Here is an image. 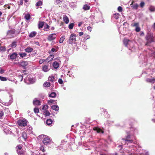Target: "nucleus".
Instances as JSON below:
<instances>
[{"instance_id": "57", "label": "nucleus", "mask_w": 155, "mask_h": 155, "mask_svg": "<svg viewBox=\"0 0 155 155\" xmlns=\"http://www.w3.org/2000/svg\"><path fill=\"white\" fill-rule=\"evenodd\" d=\"M118 10L119 12H121L122 11V8L121 6H119L118 8Z\"/></svg>"}, {"instance_id": "7", "label": "nucleus", "mask_w": 155, "mask_h": 155, "mask_svg": "<svg viewBox=\"0 0 155 155\" xmlns=\"http://www.w3.org/2000/svg\"><path fill=\"white\" fill-rule=\"evenodd\" d=\"M57 37V35L55 33H52L48 36L47 39L49 41H51L54 40Z\"/></svg>"}, {"instance_id": "28", "label": "nucleus", "mask_w": 155, "mask_h": 155, "mask_svg": "<svg viewBox=\"0 0 155 155\" xmlns=\"http://www.w3.org/2000/svg\"><path fill=\"white\" fill-rule=\"evenodd\" d=\"M17 42L16 41L13 42L11 45V47L13 48H15L17 46Z\"/></svg>"}, {"instance_id": "36", "label": "nucleus", "mask_w": 155, "mask_h": 155, "mask_svg": "<svg viewBox=\"0 0 155 155\" xmlns=\"http://www.w3.org/2000/svg\"><path fill=\"white\" fill-rule=\"evenodd\" d=\"M43 114L45 115V116H49L50 115V113L47 110H46L44 112Z\"/></svg>"}, {"instance_id": "46", "label": "nucleus", "mask_w": 155, "mask_h": 155, "mask_svg": "<svg viewBox=\"0 0 155 155\" xmlns=\"http://www.w3.org/2000/svg\"><path fill=\"white\" fill-rule=\"evenodd\" d=\"M152 78L151 77V78H147L146 79V81L147 82L152 83Z\"/></svg>"}, {"instance_id": "44", "label": "nucleus", "mask_w": 155, "mask_h": 155, "mask_svg": "<svg viewBox=\"0 0 155 155\" xmlns=\"http://www.w3.org/2000/svg\"><path fill=\"white\" fill-rule=\"evenodd\" d=\"M28 80L29 82L32 84L33 83L35 82L34 79H33V78H28Z\"/></svg>"}, {"instance_id": "20", "label": "nucleus", "mask_w": 155, "mask_h": 155, "mask_svg": "<svg viewBox=\"0 0 155 155\" xmlns=\"http://www.w3.org/2000/svg\"><path fill=\"white\" fill-rule=\"evenodd\" d=\"M51 109L56 111H58L59 109V107L57 105H53L51 106Z\"/></svg>"}, {"instance_id": "50", "label": "nucleus", "mask_w": 155, "mask_h": 155, "mask_svg": "<svg viewBox=\"0 0 155 155\" xmlns=\"http://www.w3.org/2000/svg\"><path fill=\"white\" fill-rule=\"evenodd\" d=\"M48 106L47 105H44L42 107V110H46V109H48Z\"/></svg>"}, {"instance_id": "4", "label": "nucleus", "mask_w": 155, "mask_h": 155, "mask_svg": "<svg viewBox=\"0 0 155 155\" xmlns=\"http://www.w3.org/2000/svg\"><path fill=\"white\" fill-rule=\"evenodd\" d=\"M18 124L21 127H25L27 125V120L25 119L20 120L17 122Z\"/></svg>"}, {"instance_id": "26", "label": "nucleus", "mask_w": 155, "mask_h": 155, "mask_svg": "<svg viewBox=\"0 0 155 155\" xmlns=\"http://www.w3.org/2000/svg\"><path fill=\"white\" fill-rule=\"evenodd\" d=\"M122 140H125V143H127V144L128 143H131L133 142V140H132L125 139L124 138H123Z\"/></svg>"}, {"instance_id": "51", "label": "nucleus", "mask_w": 155, "mask_h": 155, "mask_svg": "<svg viewBox=\"0 0 155 155\" xmlns=\"http://www.w3.org/2000/svg\"><path fill=\"white\" fill-rule=\"evenodd\" d=\"M55 3L56 4H60V3L61 2V0H55L54 1Z\"/></svg>"}, {"instance_id": "29", "label": "nucleus", "mask_w": 155, "mask_h": 155, "mask_svg": "<svg viewBox=\"0 0 155 155\" xmlns=\"http://www.w3.org/2000/svg\"><path fill=\"white\" fill-rule=\"evenodd\" d=\"M131 134H132V131H133L134 134H137V133H138V130L136 128H131Z\"/></svg>"}, {"instance_id": "16", "label": "nucleus", "mask_w": 155, "mask_h": 155, "mask_svg": "<svg viewBox=\"0 0 155 155\" xmlns=\"http://www.w3.org/2000/svg\"><path fill=\"white\" fill-rule=\"evenodd\" d=\"M93 129L94 130L96 131L97 133L102 134L104 133L103 131L99 127H94Z\"/></svg>"}, {"instance_id": "49", "label": "nucleus", "mask_w": 155, "mask_h": 155, "mask_svg": "<svg viewBox=\"0 0 155 155\" xmlns=\"http://www.w3.org/2000/svg\"><path fill=\"white\" fill-rule=\"evenodd\" d=\"M45 61H47L46 59H41L39 60V63L40 64H41Z\"/></svg>"}, {"instance_id": "33", "label": "nucleus", "mask_w": 155, "mask_h": 155, "mask_svg": "<svg viewBox=\"0 0 155 155\" xmlns=\"http://www.w3.org/2000/svg\"><path fill=\"white\" fill-rule=\"evenodd\" d=\"M22 137L25 140L27 138V134L25 132H23L22 134Z\"/></svg>"}, {"instance_id": "32", "label": "nucleus", "mask_w": 155, "mask_h": 155, "mask_svg": "<svg viewBox=\"0 0 155 155\" xmlns=\"http://www.w3.org/2000/svg\"><path fill=\"white\" fill-rule=\"evenodd\" d=\"M56 94L55 93L52 92L49 94V96L51 97L54 98L56 97Z\"/></svg>"}, {"instance_id": "47", "label": "nucleus", "mask_w": 155, "mask_h": 155, "mask_svg": "<svg viewBox=\"0 0 155 155\" xmlns=\"http://www.w3.org/2000/svg\"><path fill=\"white\" fill-rule=\"evenodd\" d=\"M119 14H114V17L116 19H117L119 18Z\"/></svg>"}, {"instance_id": "48", "label": "nucleus", "mask_w": 155, "mask_h": 155, "mask_svg": "<svg viewBox=\"0 0 155 155\" xmlns=\"http://www.w3.org/2000/svg\"><path fill=\"white\" fill-rule=\"evenodd\" d=\"M34 112L36 114L38 113L39 112V109L36 107L34 108Z\"/></svg>"}, {"instance_id": "30", "label": "nucleus", "mask_w": 155, "mask_h": 155, "mask_svg": "<svg viewBox=\"0 0 155 155\" xmlns=\"http://www.w3.org/2000/svg\"><path fill=\"white\" fill-rule=\"evenodd\" d=\"M90 8V7L87 5H85L83 7V9L85 10H87L89 9Z\"/></svg>"}, {"instance_id": "1", "label": "nucleus", "mask_w": 155, "mask_h": 155, "mask_svg": "<svg viewBox=\"0 0 155 155\" xmlns=\"http://www.w3.org/2000/svg\"><path fill=\"white\" fill-rule=\"evenodd\" d=\"M145 39L147 43H150L155 41V38L153 33L148 32L147 33Z\"/></svg>"}, {"instance_id": "43", "label": "nucleus", "mask_w": 155, "mask_h": 155, "mask_svg": "<svg viewBox=\"0 0 155 155\" xmlns=\"http://www.w3.org/2000/svg\"><path fill=\"white\" fill-rule=\"evenodd\" d=\"M90 37L89 35L85 34L84 35V38L85 40H87V39H89L90 38Z\"/></svg>"}, {"instance_id": "25", "label": "nucleus", "mask_w": 155, "mask_h": 155, "mask_svg": "<svg viewBox=\"0 0 155 155\" xmlns=\"http://www.w3.org/2000/svg\"><path fill=\"white\" fill-rule=\"evenodd\" d=\"M48 104H56L57 103L56 100H53L52 99H51L49 100H48Z\"/></svg>"}, {"instance_id": "27", "label": "nucleus", "mask_w": 155, "mask_h": 155, "mask_svg": "<svg viewBox=\"0 0 155 155\" xmlns=\"http://www.w3.org/2000/svg\"><path fill=\"white\" fill-rule=\"evenodd\" d=\"M54 77L53 76H49L48 78V80L51 82H53L54 81Z\"/></svg>"}, {"instance_id": "12", "label": "nucleus", "mask_w": 155, "mask_h": 155, "mask_svg": "<svg viewBox=\"0 0 155 155\" xmlns=\"http://www.w3.org/2000/svg\"><path fill=\"white\" fill-rule=\"evenodd\" d=\"M33 103L34 105L35 106H39L41 104L40 101L39 100L37 99L36 98H35L34 99Z\"/></svg>"}, {"instance_id": "64", "label": "nucleus", "mask_w": 155, "mask_h": 155, "mask_svg": "<svg viewBox=\"0 0 155 155\" xmlns=\"http://www.w3.org/2000/svg\"><path fill=\"white\" fill-rule=\"evenodd\" d=\"M87 30L91 32L92 31V28L90 26H88L87 28Z\"/></svg>"}, {"instance_id": "17", "label": "nucleus", "mask_w": 155, "mask_h": 155, "mask_svg": "<svg viewBox=\"0 0 155 155\" xmlns=\"http://www.w3.org/2000/svg\"><path fill=\"white\" fill-rule=\"evenodd\" d=\"M52 120L51 119H47L46 121V123L47 125L50 126H52Z\"/></svg>"}, {"instance_id": "39", "label": "nucleus", "mask_w": 155, "mask_h": 155, "mask_svg": "<svg viewBox=\"0 0 155 155\" xmlns=\"http://www.w3.org/2000/svg\"><path fill=\"white\" fill-rule=\"evenodd\" d=\"M74 24V23H70L68 25V28L70 29H72L73 28Z\"/></svg>"}, {"instance_id": "19", "label": "nucleus", "mask_w": 155, "mask_h": 155, "mask_svg": "<svg viewBox=\"0 0 155 155\" xmlns=\"http://www.w3.org/2000/svg\"><path fill=\"white\" fill-rule=\"evenodd\" d=\"M63 19L64 21L66 24H68L69 22V19L68 17L66 15H64L63 16Z\"/></svg>"}, {"instance_id": "59", "label": "nucleus", "mask_w": 155, "mask_h": 155, "mask_svg": "<svg viewBox=\"0 0 155 155\" xmlns=\"http://www.w3.org/2000/svg\"><path fill=\"white\" fill-rule=\"evenodd\" d=\"M129 45L130 47H129V49H130L131 48H132L133 46V44H130V43L128 45V46Z\"/></svg>"}, {"instance_id": "52", "label": "nucleus", "mask_w": 155, "mask_h": 155, "mask_svg": "<svg viewBox=\"0 0 155 155\" xmlns=\"http://www.w3.org/2000/svg\"><path fill=\"white\" fill-rule=\"evenodd\" d=\"M4 115V112L3 111L1 110L0 112V119H1Z\"/></svg>"}, {"instance_id": "58", "label": "nucleus", "mask_w": 155, "mask_h": 155, "mask_svg": "<svg viewBox=\"0 0 155 155\" xmlns=\"http://www.w3.org/2000/svg\"><path fill=\"white\" fill-rule=\"evenodd\" d=\"M17 150L18 149H19V150H21L22 148V147H21V145H18L17 147Z\"/></svg>"}, {"instance_id": "8", "label": "nucleus", "mask_w": 155, "mask_h": 155, "mask_svg": "<svg viewBox=\"0 0 155 155\" xmlns=\"http://www.w3.org/2000/svg\"><path fill=\"white\" fill-rule=\"evenodd\" d=\"M19 63L20 66L22 67L23 69H26V66H27L28 64V62L26 61H22Z\"/></svg>"}, {"instance_id": "61", "label": "nucleus", "mask_w": 155, "mask_h": 155, "mask_svg": "<svg viewBox=\"0 0 155 155\" xmlns=\"http://www.w3.org/2000/svg\"><path fill=\"white\" fill-rule=\"evenodd\" d=\"M130 134H128L127 135L126 137V138L124 139H129L130 138Z\"/></svg>"}, {"instance_id": "10", "label": "nucleus", "mask_w": 155, "mask_h": 155, "mask_svg": "<svg viewBox=\"0 0 155 155\" xmlns=\"http://www.w3.org/2000/svg\"><path fill=\"white\" fill-rule=\"evenodd\" d=\"M68 145V143H67V141L66 142L64 140H62L61 141V143L60 145V147H62L64 149H65L66 148V147Z\"/></svg>"}, {"instance_id": "21", "label": "nucleus", "mask_w": 155, "mask_h": 155, "mask_svg": "<svg viewBox=\"0 0 155 155\" xmlns=\"http://www.w3.org/2000/svg\"><path fill=\"white\" fill-rule=\"evenodd\" d=\"M54 57L53 54L50 55L46 59L47 61H51Z\"/></svg>"}, {"instance_id": "22", "label": "nucleus", "mask_w": 155, "mask_h": 155, "mask_svg": "<svg viewBox=\"0 0 155 155\" xmlns=\"http://www.w3.org/2000/svg\"><path fill=\"white\" fill-rule=\"evenodd\" d=\"M53 66L54 68L57 69L59 67V64L57 61H54L53 64Z\"/></svg>"}, {"instance_id": "35", "label": "nucleus", "mask_w": 155, "mask_h": 155, "mask_svg": "<svg viewBox=\"0 0 155 155\" xmlns=\"http://www.w3.org/2000/svg\"><path fill=\"white\" fill-rule=\"evenodd\" d=\"M43 85L46 87H49L50 86V83L49 82H46L43 84Z\"/></svg>"}, {"instance_id": "11", "label": "nucleus", "mask_w": 155, "mask_h": 155, "mask_svg": "<svg viewBox=\"0 0 155 155\" xmlns=\"http://www.w3.org/2000/svg\"><path fill=\"white\" fill-rule=\"evenodd\" d=\"M4 131L6 134H10L12 133L11 129L8 127H6L5 128L4 130Z\"/></svg>"}, {"instance_id": "55", "label": "nucleus", "mask_w": 155, "mask_h": 155, "mask_svg": "<svg viewBox=\"0 0 155 155\" xmlns=\"http://www.w3.org/2000/svg\"><path fill=\"white\" fill-rule=\"evenodd\" d=\"M5 71L2 68L0 67V74H3L5 72Z\"/></svg>"}, {"instance_id": "18", "label": "nucleus", "mask_w": 155, "mask_h": 155, "mask_svg": "<svg viewBox=\"0 0 155 155\" xmlns=\"http://www.w3.org/2000/svg\"><path fill=\"white\" fill-rule=\"evenodd\" d=\"M33 50V49L31 47L28 46L25 49V51L28 53H30Z\"/></svg>"}, {"instance_id": "45", "label": "nucleus", "mask_w": 155, "mask_h": 155, "mask_svg": "<svg viewBox=\"0 0 155 155\" xmlns=\"http://www.w3.org/2000/svg\"><path fill=\"white\" fill-rule=\"evenodd\" d=\"M0 51H5L6 50V48L5 46H1L0 47Z\"/></svg>"}, {"instance_id": "14", "label": "nucleus", "mask_w": 155, "mask_h": 155, "mask_svg": "<svg viewBox=\"0 0 155 155\" xmlns=\"http://www.w3.org/2000/svg\"><path fill=\"white\" fill-rule=\"evenodd\" d=\"M101 111H103L104 113V115L105 117H110V115L108 114V112L106 110L104 109L103 108H101Z\"/></svg>"}, {"instance_id": "38", "label": "nucleus", "mask_w": 155, "mask_h": 155, "mask_svg": "<svg viewBox=\"0 0 155 155\" xmlns=\"http://www.w3.org/2000/svg\"><path fill=\"white\" fill-rule=\"evenodd\" d=\"M65 38V36L64 35L62 36L60 38L59 40V42L61 43L63 42Z\"/></svg>"}, {"instance_id": "63", "label": "nucleus", "mask_w": 155, "mask_h": 155, "mask_svg": "<svg viewBox=\"0 0 155 155\" xmlns=\"http://www.w3.org/2000/svg\"><path fill=\"white\" fill-rule=\"evenodd\" d=\"M58 82L60 84H62L63 83V81L62 79L60 78L58 80Z\"/></svg>"}, {"instance_id": "42", "label": "nucleus", "mask_w": 155, "mask_h": 155, "mask_svg": "<svg viewBox=\"0 0 155 155\" xmlns=\"http://www.w3.org/2000/svg\"><path fill=\"white\" fill-rule=\"evenodd\" d=\"M42 4V2L41 1H39L36 4V5L37 6H38L41 5Z\"/></svg>"}, {"instance_id": "34", "label": "nucleus", "mask_w": 155, "mask_h": 155, "mask_svg": "<svg viewBox=\"0 0 155 155\" xmlns=\"http://www.w3.org/2000/svg\"><path fill=\"white\" fill-rule=\"evenodd\" d=\"M28 127V128L26 130V131L27 132H28V133L29 134L31 133L32 132V127Z\"/></svg>"}, {"instance_id": "13", "label": "nucleus", "mask_w": 155, "mask_h": 155, "mask_svg": "<svg viewBox=\"0 0 155 155\" xmlns=\"http://www.w3.org/2000/svg\"><path fill=\"white\" fill-rule=\"evenodd\" d=\"M50 69L49 65H45L42 67V70L44 72H47L49 71Z\"/></svg>"}, {"instance_id": "23", "label": "nucleus", "mask_w": 155, "mask_h": 155, "mask_svg": "<svg viewBox=\"0 0 155 155\" xmlns=\"http://www.w3.org/2000/svg\"><path fill=\"white\" fill-rule=\"evenodd\" d=\"M37 34V33L36 31H33L32 32H31L30 33V34L29 35V36L30 38H33L34 37V36H35L36 34Z\"/></svg>"}, {"instance_id": "5", "label": "nucleus", "mask_w": 155, "mask_h": 155, "mask_svg": "<svg viewBox=\"0 0 155 155\" xmlns=\"http://www.w3.org/2000/svg\"><path fill=\"white\" fill-rule=\"evenodd\" d=\"M15 32V30L14 29H12L10 30H8L7 31V36L8 38H11L13 37Z\"/></svg>"}, {"instance_id": "62", "label": "nucleus", "mask_w": 155, "mask_h": 155, "mask_svg": "<svg viewBox=\"0 0 155 155\" xmlns=\"http://www.w3.org/2000/svg\"><path fill=\"white\" fill-rule=\"evenodd\" d=\"M132 26H135L136 27H138L139 26V23H134Z\"/></svg>"}, {"instance_id": "24", "label": "nucleus", "mask_w": 155, "mask_h": 155, "mask_svg": "<svg viewBox=\"0 0 155 155\" xmlns=\"http://www.w3.org/2000/svg\"><path fill=\"white\" fill-rule=\"evenodd\" d=\"M45 22L43 21H40L39 22L38 25V28L40 29L42 28L44 26Z\"/></svg>"}, {"instance_id": "31", "label": "nucleus", "mask_w": 155, "mask_h": 155, "mask_svg": "<svg viewBox=\"0 0 155 155\" xmlns=\"http://www.w3.org/2000/svg\"><path fill=\"white\" fill-rule=\"evenodd\" d=\"M20 57L22 58H24L27 56V54L26 53H19Z\"/></svg>"}, {"instance_id": "6", "label": "nucleus", "mask_w": 155, "mask_h": 155, "mask_svg": "<svg viewBox=\"0 0 155 155\" xmlns=\"http://www.w3.org/2000/svg\"><path fill=\"white\" fill-rule=\"evenodd\" d=\"M8 58H9L12 60H15L16 58L18 57V54L17 53V52H14L12 54H10L8 55Z\"/></svg>"}, {"instance_id": "56", "label": "nucleus", "mask_w": 155, "mask_h": 155, "mask_svg": "<svg viewBox=\"0 0 155 155\" xmlns=\"http://www.w3.org/2000/svg\"><path fill=\"white\" fill-rule=\"evenodd\" d=\"M140 27L139 26L138 27H136L135 28V31L137 32H138L140 31Z\"/></svg>"}, {"instance_id": "9", "label": "nucleus", "mask_w": 155, "mask_h": 155, "mask_svg": "<svg viewBox=\"0 0 155 155\" xmlns=\"http://www.w3.org/2000/svg\"><path fill=\"white\" fill-rule=\"evenodd\" d=\"M130 43V44H133V42L127 39H124L123 40V43L125 45L126 47H127L128 48H129L128 45Z\"/></svg>"}, {"instance_id": "3", "label": "nucleus", "mask_w": 155, "mask_h": 155, "mask_svg": "<svg viewBox=\"0 0 155 155\" xmlns=\"http://www.w3.org/2000/svg\"><path fill=\"white\" fill-rule=\"evenodd\" d=\"M52 142V140L50 137L48 136H45L43 140V143L45 145H49Z\"/></svg>"}, {"instance_id": "15", "label": "nucleus", "mask_w": 155, "mask_h": 155, "mask_svg": "<svg viewBox=\"0 0 155 155\" xmlns=\"http://www.w3.org/2000/svg\"><path fill=\"white\" fill-rule=\"evenodd\" d=\"M130 6L132 7L133 9H137L138 7V5L137 4L132 1L131 4H130Z\"/></svg>"}, {"instance_id": "54", "label": "nucleus", "mask_w": 155, "mask_h": 155, "mask_svg": "<svg viewBox=\"0 0 155 155\" xmlns=\"http://www.w3.org/2000/svg\"><path fill=\"white\" fill-rule=\"evenodd\" d=\"M29 0H25V4L26 6H27L29 4Z\"/></svg>"}, {"instance_id": "60", "label": "nucleus", "mask_w": 155, "mask_h": 155, "mask_svg": "<svg viewBox=\"0 0 155 155\" xmlns=\"http://www.w3.org/2000/svg\"><path fill=\"white\" fill-rule=\"evenodd\" d=\"M18 77L19 79H21L20 81H21L23 80V76L22 75H18Z\"/></svg>"}, {"instance_id": "37", "label": "nucleus", "mask_w": 155, "mask_h": 155, "mask_svg": "<svg viewBox=\"0 0 155 155\" xmlns=\"http://www.w3.org/2000/svg\"><path fill=\"white\" fill-rule=\"evenodd\" d=\"M30 15L28 14L25 15V18L27 20H28L29 19H30Z\"/></svg>"}, {"instance_id": "41", "label": "nucleus", "mask_w": 155, "mask_h": 155, "mask_svg": "<svg viewBox=\"0 0 155 155\" xmlns=\"http://www.w3.org/2000/svg\"><path fill=\"white\" fill-rule=\"evenodd\" d=\"M149 9L151 12L155 11V7L153 6H150L149 8Z\"/></svg>"}, {"instance_id": "40", "label": "nucleus", "mask_w": 155, "mask_h": 155, "mask_svg": "<svg viewBox=\"0 0 155 155\" xmlns=\"http://www.w3.org/2000/svg\"><path fill=\"white\" fill-rule=\"evenodd\" d=\"M0 80L2 81H5L7 80V79L6 77L0 76Z\"/></svg>"}, {"instance_id": "2", "label": "nucleus", "mask_w": 155, "mask_h": 155, "mask_svg": "<svg viewBox=\"0 0 155 155\" xmlns=\"http://www.w3.org/2000/svg\"><path fill=\"white\" fill-rule=\"evenodd\" d=\"M76 41V35L74 34H72L70 35L68 40V43L70 44L74 43Z\"/></svg>"}, {"instance_id": "53", "label": "nucleus", "mask_w": 155, "mask_h": 155, "mask_svg": "<svg viewBox=\"0 0 155 155\" xmlns=\"http://www.w3.org/2000/svg\"><path fill=\"white\" fill-rule=\"evenodd\" d=\"M17 151L18 155H24L22 151H18V150H17Z\"/></svg>"}]
</instances>
